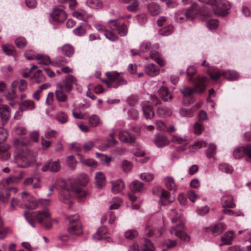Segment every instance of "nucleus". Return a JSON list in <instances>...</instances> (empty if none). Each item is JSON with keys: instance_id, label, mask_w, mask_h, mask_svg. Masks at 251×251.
I'll list each match as a JSON object with an SVG mask.
<instances>
[{"instance_id": "obj_38", "label": "nucleus", "mask_w": 251, "mask_h": 251, "mask_svg": "<svg viewBox=\"0 0 251 251\" xmlns=\"http://www.w3.org/2000/svg\"><path fill=\"white\" fill-rule=\"evenodd\" d=\"M142 244L140 251H154V248L149 240L144 239L143 240Z\"/></svg>"}, {"instance_id": "obj_45", "label": "nucleus", "mask_w": 251, "mask_h": 251, "mask_svg": "<svg viewBox=\"0 0 251 251\" xmlns=\"http://www.w3.org/2000/svg\"><path fill=\"white\" fill-rule=\"evenodd\" d=\"M88 6L93 9H99L102 7V3L100 0H87Z\"/></svg>"}, {"instance_id": "obj_52", "label": "nucleus", "mask_w": 251, "mask_h": 251, "mask_svg": "<svg viewBox=\"0 0 251 251\" xmlns=\"http://www.w3.org/2000/svg\"><path fill=\"white\" fill-rule=\"evenodd\" d=\"M140 178L146 182H150L153 180L154 175L150 173H143L140 174Z\"/></svg>"}, {"instance_id": "obj_5", "label": "nucleus", "mask_w": 251, "mask_h": 251, "mask_svg": "<svg viewBox=\"0 0 251 251\" xmlns=\"http://www.w3.org/2000/svg\"><path fill=\"white\" fill-rule=\"evenodd\" d=\"M69 222L68 226V232L73 235H80L82 233V226L78 220V216L75 215L67 217Z\"/></svg>"}, {"instance_id": "obj_31", "label": "nucleus", "mask_w": 251, "mask_h": 251, "mask_svg": "<svg viewBox=\"0 0 251 251\" xmlns=\"http://www.w3.org/2000/svg\"><path fill=\"white\" fill-rule=\"evenodd\" d=\"M174 199H171L170 193L165 190H163L160 197V201L163 205H167L171 203Z\"/></svg>"}, {"instance_id": "obj_24", "label": "nucleus", "mask_w": 251, "mask_h": 251, "mask_svg": "<svg viewBox=\"0 0 251 251\" xmlns=\"http://www.w3.org/2000/svg\"><path fill=\"white\" fill-rule=\"evenodd\" d=\"M91 14H88L83 9H79L73 13V16L78 20L86 22L88 19L92 17Z\"/></svg>"}, {"instance_id": "obj_10", "label": "nucleus", "mask_w": 251, "mask_h": 251, "mask_svg": "<svg viewBox=\"0 0 251 251\" xmlns=\"http://www.w3.org/2000/svg\"><path fill=\"white\" fill-rule=\"evenodd\" d=\"M216 8L214 9V13L216 15L225 16L227 14V11L230 8V5L226 0H219L217 1Z\"/></svg>"}, {"instance_id": "obj_42", "label": "nucleus", "mask_w": 251, "mask_h": 251, "mask_svg": "<svg viewBox=\"0 0 251 251\" xmlns=\"http://www.w3.org/2000/svg\"><path fill=\"white\" fill-rule=\"evenodd\" d=\"M20 107L22 110H32L34 109L35 105L32 100H25L22 101Z\"/></svg>"}, {"instance_id": "obj_26", "label": "nucleus", "mask_w": 251, "mask_h": 251, "mask_svg": "<svg viewBox=\"0 0 251 251\" xmlns=\"http://www.w3.org/2000/svg\"><path fill=\"white\" fill-rule=\"evenodd\" d=\"M12 86L13 88L18 87L19 91L22 92L26 89L27 82L24 79H17L12 82Z\"/></svg>"}, {"instance_id": "obj_34", "label": "nucleus", "mask_w": 251, "mask_h": 251, "mask_svg": "<svg viewBox=\"0 0 251 251\" xmlns=\"http://www.w3.org/2000/svg\"><path fill=\"white\" fill-rule=\"evenodd\" d=\"M107 229L105 226H101L100 227L95 234L93 236V238L96 240H100L104 239H106L104 236L107 233Z\"/></svg>"}, {"instance_id": "obj_20", "label": "nucleus", "mask_w": 251, "mask_h": 251, "mask_svg": "<svg viewBox=\"0 0 251 251\" xmlns=\"http://www.w3.org/2000/svg\"><path fill=\"white\" fill-rule=\"evenodd\" d=\"M95 180L97 187L98 188H103L106 183V180L104 174L101 172L95 173Z\"/></svg>"}, {"instance_id": "obj_40", "label": "nucleus", "mask_w": 251, "mask_h": 251, "mask_svg": "<svg viewBox=\"0 0 251 251\" xmlns=\"http://www.w3.org/2000/svg\"><path fill=\"white\" fill-rule=\"evenodd\" d=\"M171 141L172 142L177 144H183L186 145L187 139L185 137H182L178 135H172Z\"/></svg>"}, {"instance_id": "obj_14", "label": "nucleus", "mask_w": 251, "mask_h": 251, "mask_svg": "<svg viewBox=\"0 0 251 251\" xmlns=\"http://www.w3.org/2000/svg\"><path fill=\"white\" fill-rule=\"evenodd\" d=\"M60 162L59 160L52 161L50 160L45 163L42 168V171L43 172L50 171L52 172H56L60 169Z\"/></svg>"}, {"instance_id": "obj_4", "label": "nucleus", "mask_w": 251, "mask_h": 251, "mask_svg": "<svg viewBox=\"0 0 251 251\" xmlns=\"http://www.w3.org/2000/svg\"><path fill=\"white\" fill-rule=\"evenodd\" d=\"M209 75L211 78L213 80L217 79L220 76H223L225 78L229 80H235L239 78V74L233 70H228L223 71L214 69L209 72Z\"/></svg>"}, {"instance_id": "obj_11", "label": "nucleus", "mask_w": 251, "mask_h": 251, "mask_svg": "<svg viewBox=\"0 0 251 251\" xmlns=\"http://www.w3.org/2000/svg\"><path fill=\"white\" fill-rule=\"evenodd\" d=\"M76 83V78L72 75H67L65 78L57 84H60L62 89H64L66 93H69L73 89V85Z\"/></svg>"}, {"instance_id": "obj_32", "label": "nucleus", "mask_w": 251, "mask_h": 251, "mask_svg": "<svg viewBox=\"0 0 251 251\" xmlns=\"http://www.w3.org/2000/svg\"><path fill=\"white\" fill-rule=\"evenodd\" d=\"M234 237V232L233 231H228L221 237V241H225L224 244L226 245H230L232 243V240Z\"/></svg>"}, {"instance_id": "obj_50", "label": "nucleus", "mask_w": 251, "mask_h": 251, "mask_svg": "<svg viewBox=\"0 0 251 251\" xmlns=\"http://www.w3.org/2000/svg\"><path fill=\"white\" fill-rule=\"evenodd\" d=\"M133 168L132 164L129 161L124 160L122 162V168L125 173L129 172Z\"/></svg>"}, {"instance_id": "obj_41", "label": "nucleus", "mask_w": 251, "mask_h": 251, "mask_svg": "<svg viewBox=\"0 0 251 251\" xmlns=\"http://www.w3.org/2000/svg\"><path fill=\"white\" fill-rule=\"evenodd\" d=\"M36 59L39 60V64L48 65L50 63V57L44 54H37L36 56Z\"/></svg>"}, {"instance_id": "obj_35", "label": "nucleus", "mask_w": 251, "mask_h": 251, "mask_svg": "<svg viewBox=\"0 0 251 251\" xmlns=\"http://www.w3.org/2000/svg\"><path fill=\"white\" fill-rule=\"evenodd\" d=\"M151 57L161 66L165 65V61L161 55L156 51H152L150 53Z\"/></svg>"}, {"instance_id": "obj_18", "label": "nucleus", "mask_w": 251, "mask_h": 251, "mask_svg": "<svg viewBox=\"0 0 251 251\" xmlns=\"http://www.w3.org/2000/svg\"><path fill=\"white\" fill-rule=\"evenodd\" d=\"M146 74L150 76H155L160 72L159 68L155 64L151 63L147 65L145 68Z\"/></svg>"}, {"instance_id": "obj_37", "label": "nucleus", "mask_w": 251, "mask_h": 251, "mask_svg": "<svg viewBox=\"0 0 251 251\" xmlns=\"http://www.w3.org/2000/svg\"><path fill=\"white\" fill-rule=\"evenodd\" d=\"M78 155L80 157V162L84 165H85L89 167L96 168L97 165V162L93 159H83L82 155L80 154H78Z\"/></svg>"}, {"instance_id": "obj_61", "label": "nucleus", "mask_w": 251, "mask_h": 251, "mask_svg": "<svg viewBox=\"0 0 251 251\" xmlns=\"http://www.w3.org/2000/svg\"><path fill=\"white\" fill-rule=\"evenodd\" d=\"M120 25V23L118 19L111 20L108 22V26L112 30H117Z\"/></svg>"}, {"instance_id": "obj_47", "label": "nucleus", "mask_w": 251, "mask_h": 251, "mask_svg": "<svg viewBox=\"0 0 251 251\" xmlns=\"http://www.w3.org/2000/svg\"><path fill=\"white\" fill-rule=\"evenodd\" d=\"M107 144L105 145L101 144L100 146V149L102 151H104L107 150L108 148L112 147L114 145L117 144L118 141H116L114 138H110L107 139Z\"/></svg>"}, {"instance_id": "obj_36", "label": "nucleus", "mask_w": 251, "mask_h": 251, "mask_svg": "<svg viewBox=\"0 0 251 251\" xmlns=\"http://www.w3.org/2000/svg\"><path fill=\"white\" fill-rule=\"evenodd\" d=\"M144 184L138 180L133 181L130 185L131 190L133 192H139L143 189Z\"/></svg>"}, {"instance_id": "obj_57", "label": "nucleus", "mask_w": 251, "mask_h": 251, "mask_svg": "<svg viewBox=\"0 0 251 251\" xmlns=\"http://www.w3.org/2000/svg\"><path fill=\"white\" fill-rule=\"evenodd\" d=\"M21 206L20 199L17 196L16 197H13L10 201V209L14 210L16 209V206Z\"/></svg>"}, {"instance_id": "obj_22", "label": "nucleus", "mask_w": 251, "mask_h": 251, "mask_svg": "<svg viewBox=\"0 0 251 251\" xmlns=\"http://www.w3.org/2000/svg\"><path fill=\"white\" fill-rule=\"evenodd\" d=\"M119 138L122 142L126 143H133L135 141V138L125 130H122L119 132Z\"/></svg>"}, {"instance_id": "obj_58", "label": "nucleus", "mask_w": 251, "mask_h": 251, "mask_svg": "<svg viewBox=\"0 0 251 251\" xmlns=\"http://www.w3.org/2000/svg\"><path fill=\"white\" fill-rule=\"evenodd\" d=\"M156 129L161 131H167V126L165 123L161 120H157L155 122Z\"/></svg>"}, {"instance_id": "obj_27", "label": "nucleus", "mask_w": 251, "mask_h": 251, "mask_svg": "<svg viewBox=\"0 0 251 251\" xmlns=\"http://www.w3.org/2000/svg\"><path fill=\"white\" fill-rule=\"evenodd\" d=\"M226 228V225L222 223L216 224L211 226L209 228H205V231L207 230H211L213 233H219L223 232Z\"/></svg>"}, {"instance_id": "obj_44", "label": "nucleus", "mask_w": 251, "mask_h": 251, "mask_svg": "<svg viewBox=\"0 0 251 251\" xmlns=\"http://www.w3.org/2000/svg\"><path fill=\"white\" fill-rule=\"evenodd\" d=\"M88 122L90 126L96 127L100 124V120L98 115H92L89 118Z\"/></svg>"}, {"instance_id": "obj_29", "label": "nucleus", "mask_w": 251, "mask_h": 251, "mask_svg": "<svg viewBox=\"0 0 251 251\" xmlns=\"http://www.w3.org/2000/svg\"><path fill=\"white\" fill-rule=\"evenodd\" d=\"M222 202L223 208H233L235 206V204L233 202L232 197L228 195H226L222 197Z\"/></svg>"}, {"instance_id": "obj_62", "label": "nucleus", "mask_w": 251, "mask_h": 251, "mask_svg": "<svg viewBox=\"0 0 251 251\" xmlns=\"http://www.w3.org/2000/svg\"><path fill=\"white\" fill-rule=\"evenodd\" d=\"M2 50L7 55H13L15 50V48L13 46L5 45L3 46Z\"/></svg>"}, {"instance_id": "obj_7", "label": "nucleus", "mask_w": 251, "mask_h": 251, "mask_svg": "<svg viewBox=\"0 0 251 251\" xmlns=\"http://www.w3.org/2000/svg\"><path fill=\"white\" fill-rule=\"evenodd\" d=\"M18 196L20 199L21 207L30 209H34L38 207L36 200L32 198L27 192L24 191Z\"/></svg>"}, {"instance_id": "obj_39", "label": "nucleus", "mask_w": 251, "mask_h": 251, "mask_svg": "<svg viewBox=\"0 0 251 251\" xmlns=\"http://www.w3.org/2000/svg\"><path fill=\"white\" fill-rule=\"evenodd\" d=\"M166 187L170 190H175L176 185L174 179L171 176H167L164 179Z\"/></svg>"}, {"instance_id": "obj_12", "label": "nucleus", "mask_w": 251, "mask_h": 251, "mask_svg": "<svg viewBox=\"0 0 251 251\" xmlns=\"http://www.w3.org/2000/svg\"><path fill=\"white\" fill-rule=\"evenodd\" d=\"M245 154L248 156L251 161V144L238 148L233 152V156L236 159L241 158Z\"/></svg>"}, {"instance_id": "obj_43", "label": "nucleus", "mask_w": 251, "mask_h": 251, "mask_svg": "<svg viewBox=\"0 0 251 251\" xmlns=\"http://www.w3.org/2000/svg\"><path fill=\"white\" fill-rule=\"evenodd\" d=\"M55 119L59 123L63 124L67 122L68 117L66 113L59 111L56 113Z\"/></svg>"}, {"instance_id": "obj_15", "label": "nucleus", "mask_w": 251, "mask_h": 251, "mask_svg": "<svg viewBox=\"0 0 251 251\" xmlns=\"http://www.w3.org/2000/svg\"><path fill=\"white\" fill-rule=\"evenodd\" d=\"M142 110L144 115L146 119H151L154 116V112L152 106L148 101H145L142 103Z\"/></svg>"}, {"instance_id": "obj_51", "label": "nucleus", "mask_w": 251, "mask_h": 251, "mask_svg": "<svg viewBox=\"0 0 251 251\" xmlns=\"http://www.w3.org/2000/svg\"><path fill=\"white\" fill-rule=\"evenodd\" d=\"M173 26L172 25H169L160 29L159 31V33L163 36H168L173 32Z\"/></svg>"}, {"instance_id": "obj_56", "label": "nucleus", "mask_w": 251, "mask_h": 251, "mask_svg": "<svg viewBox=\"0 0 251 251\" xmlns=\"http://www.w3.org/2000/svg\"><path fill=\"white\" fill-rule=\"evenodd\" d=\"M22 178V175L21 174L18 176H11L7 178L6 180V183L7 184H14L18 183Z\"/></svg>"}, {"instance_id": "obj_46", "label": "nucleus", "mask_w": 251, "mask_h": 251, "mask_svg": "<svg viewBox=\"0 0 251 251\" xmlns=\"http://www.w3.org/2000/svg\"><path fill=\"white\" fill-rule=\"evenodd\" d=\"M62 51L63 54L68 57L72 56L74 52L73 47L70 44L64 45L62 48Z\"/></svg>"}, {"instance_id": "obj_13", "label": "nucleus", "mask_w": 251, "mask_h": 251, "mask_svg": "<svg viewBox=\"0 0 251 251\" xmlns=\"http://www.w3.org/2000/svg\"><path fill=\"white\" fill-rule=\"evenodd\" d=\"M51 17L53 21L57 22H63L67 19V14L61 8H55L51 13Z\"/></svg>"}, {"instance_id": "obj_17", "label": "nucleus", "mask_w": 251, "mask_h": 251, "mask_svg": "<svg viewBox=\"0 0 251 251\" xmlns=\"http://www.w3.org/2000/svg\"><path fill=\"white\" fill-rule=\"evenodd\" d=\"M15 160L18 166L21 168H26L29 166L30 163L29 158L23 154L17 156Z\"/></svg>"}, {"instance_id": "obj_25", "label": "nucleus", "mask_w": 251, "mask_h": 251, "mask_svg": "<svg viewBox=\"0 0 251 251\" xmlns=\"http://www.w3.org/2000/svg\"><path fill=\"white\" fill-rule=\"evenodd\" d=\"M112 191L114 193H118L121 192L125 187L124 181L121 179H118L115 181H112Z\"/></svg>"}, {"instance_id": "obj_6", "label": "nucleus", "mask_w": 251, "mask_h": 251, "mask_svg": "<svg viewBox=\"0 0 251 251\" xmlns=\"http://www.w3.org/2000/svg\"><path fill=\"white\" fill-rule=\"evenodd\" d=\"M197 7L196 3H193L191 7L186 11L178 10L175 14V19L178 23L185 22L187 19L192 20L196 13L195 9Z\"/></svg>"}, {"instance_id": "obj_48", "label": "nucleus", "mask_w": 251, "mask_h": 251, "mask_svg": "<svg viewBox=\"0 0 251 251\" xmlns=\"http://www.w3.org/2000/svg\"><path fill=\"white\" fill-rule=\"evenodd\" d=\"M197 69L195 66H190L187 68V75L189 76V81L192 82H195L198 79V77L196 79L193 78V75L196 73Z\"/></svg>"}, {"instance_id": "obj_19", "label": "nucleus", "mask_w": 251, "mask_h": 251, "mask_svg": "<svg viewBox=\"0 0 251 251\" xmlns=\"http://www.w3.org/2000/svg\"><path fill=\"white\" fill-rule=\"evenodd\" d=\"M154 142L157 147L163 148L169 144L170 140L168 137L165 136L157 135L154 139Z\"/></svg>"}, {"instance_id": "obj_60", "label": "nucleus", "mask_w": 251, "mask_h": 251, "mask_svg": "<svg viewBox=\"0 0 251 251\" xmlns=\"http://www.w3.org/2000/svg\"><path fill=\"white\" fill-rule=\"evenodd\" d=\"M219 169L222 172L229 174L231 173L233 171L232 167L226 163L221 164L219 166Z\"/></svg>"}, {"instance_id": "obj_63", "label": "nucleus", "mask_w": 251, "mask_h": 251, "mask_svg": "<svg viewBox=\"0 0 251 251\" xmlns=\"http://www.w3.org/2000/svg\"><path fill=\"white\" fill-rule=\"evenodd\" d=\"M104 35L107 39L111 41H115L118 38V36L116 34L110 31L106 30Z\"/></svg>"}, {"instance_id": "obj_21", "label": "nucleus", "mask_w": 251, "mask_h": 251, "mask_svg": "<svg viewBox=\"0 0 251 251\" xmlns=\"http://www.w3.org/2000/svg\"><path fill=\"white\" fill-rule=\"evenodd\" d=\"M66 92L62 89V86L60 84H57L56 90L55 94L57 100L59 102H65L67 100V96L66 94Z\"/></svg>"}, {"instance_id": "obj_55", "label": "nucleus", "mask_w": 251, "mask_h": 251, "mask_svg": "<svg viewBox=\"0 0 251 251\" xmlns=\"http://www.w3.org/2000/svg\"><path fill=\"white\" fill-rule=\"evenodd\" d=\"M212 12L206 8L202 9L200 12V18L202 20L211 16Z\"/></svg>"}, {"instance_id": "obj_53", "label": "nucleus", "mask_w": 251, "mask_h": 251, "mask_svg": "<svg viewBox=\"0 0 251 251\" xmlns=\"http://www.w3.org/2000/svg\"><path fill=\"white\" fill-rule=\"evenodd\" d=\"M138 235V232L135 229H129L125 233V237L129 240H132L136 238Z\"/></svg>"}, {"instance_id": "obj_23", "label": "nucleus", "mask_w": 251, "mask_h": 251, "mask_svg": "<svg viewBox=\"0 0 251 251\" xmlns=\"http://www.w3.org/2000/svg\"><path fill=\"white\" fill-rule=\"evenodd\" d=\"M158 94L161 98L166 101L171 100L173 98L172 93L169 91L168 88L162 86L158 90Z\"/></svg>"}, {"instance_id": "obj_28", "label": "nucleus", "mask_w": 251, "mask_h": 251, "mask_svg": "<svg viewBox=\"0 0 251 251\" xmlns=\"http://www.w3.org/2000/svg\"><path fill=\"white\" fill-rule=\"evenodd\" d=\"M148 10L151 15H157L160 12V7L157 3L152 2L148 5Z\"/></svg>"}, {"instance_id": "obj_33", "label": "nucleus", "mask_w": 251, "mask_h": 251, "mask_svg": "<svg viewBox=\"0 0 251 251\" xmlns=\"http://www.w3.org/2000/svg\"><path fill=\"white\" fill-rule=\"evenodd\" d=\"M9 149L10 146L8 144L0 146V158L2 160H7L9 158L10 154L7 152Z\"/></svg>"}, {"instance_id": "obj_9", "label": "nucleus", "mask_w": 251, "mask_h": 251, "mask_svg": "<svg viewBox=\"0 0 251 251\" xmlns=\"http://www.w3.org/2000/svg\"><path fill=\"white\" fill-rule=\"evenodd\" d=\"M184 228L185 226L184 224L180 223L176 226L172 227L170 229V232L171 234H174L176 236L179 238L181 240L188 241L190 240L189 236L186 233L181 231V230H184Z\"/></svg>"}, {"instance_id": "obj_3", "label": "nucleus", "mask_w": 251, "mask_h": 251, "mask_svg": "<svg viewBox=\"0 0 251 251\" xmlns=\"http://www.w3.org/2000/svg\"><path fill=\"white\" fill-rule=\"evenodd\" d=\"M207 78L205 76L198 77V79L195 82V87L192 88L190 87H184L181 89V92L184 96H188L192 95L193 93H201L205 88Z\"/></svg>"}, {"instance_id": "obj_2", "label": "nucleus", "mask_w": 251, "mask_h": 251, "mask_svg": "<svg viewBox=\"0 0 251 251\" xmlns=\"http://www.w3.org/2000/svg\"><path fill=\"white\" fill-rule=\"evenodd\" d=\"M72 193L75 194L79 200L83 199L87 195V193L80 187L75 186L73 184L71 185V191L68 190L62 191L60 193L59 199L64 203L68 204L69 208L71 207L73 203V201L71 197Z\"/></svg>"}, {"instance_id": "obj_64", "label": "nucleus", "mask_w": 251, "mask_h": 251, "mask_svg": "<svg viewBox=\"0 0 251 251\" xmlns=\"http://www.w3.org/2000/svg\"><path fill=\"white\" fill-rule=\"evenodd\" d=\"M228 251H251V246H248L241 249L238 247H231L228 248Z\"/></svg>"}, {"instance_id": "obj_1", "label": "nucleus", "mask_w": 251, "mask_h": 251, "mask_svg": "<svg viewBox=\"0 0 251 251\" xmlns=\"http://www.w3.org/2000/svg\"><path fill=\"white\" fill-rule=\"evenodd\" d=\"M24 215L28 223L33 227L36 226L35 219L46 228L50 229L52 226L50 214L48 209L35 212L25 210Z\"/></svg>"}, {"instance_id": "obj_59", "label": "nucleus", "mask_w": 251, "mask_h": 251, "mask_svg": "<svg viewBox=\"0 0 251 251\" xmlns=\"http://www.w3.org/2000/svg\"><path fill=\"white\" fill-rule=\"evenodd\" d=\"M206 26L210 29H215L219 26V22L216 19H211L206 22Z\"/></svg>"}, {"instance_id": "obj_49", "label": "nucleus", "mask_w": 251, "mask_h": 251, "mask_svg": "<svg viewBox=\"0 0 251 251\" xmlns=\"http://www.w3.org/2000/svg\"><path fill=\"white\" fill-rule=\"evenodd\" d=\"M216 152V150L215 146L213 144H210L208 148L206 151L207 157L209 158H214V155L215 154Z\"/></svg>"}, {"instance_id": "obj_30", "label": "nucleus", "mask_w": 251, "mask_h": 251, "mask_svg": "<svg viewBox=\"0 0 251 251\" xmlns=\"http://www.w3.org/2000/svg\"><path fill=\"white\" fill-rule=\"evenodd\" d=\"M156 112L160 117H169L172 114V109L166 106L158 107L157 109Z\"/></svg>"}, {"instance_id": "obj_16", "label": "nucleus", "mask_w": 251, "mask_h": 251, "mask_svg": "<svg viewBox=\"0 0 251 251\" xmlns=\"http://www.w3.org/2000/svg\"><path fill=\"white\" fill-rule=\"evenodd\" d=\"M10 117V111L6 105L0 104V117L2 126H4Z\"/></svg>"}, {"instance_id": "obj_54", "label": "nucleus", "mask_w": 251, "mask_h": 251, "mask_svg": "<svg viewBox=\"0 0 251 251\" xmlns=\"http://www.w3.org/2000/svg\"><path fill=\"white\" fill-rule=\"evenodd\" d=\"M96 155L97 157H98L101 162L102 164H106L107 165H108L109 163L111 161V157L100 153H96Z\"/></svg>"}, {"instance_id": "obj_8", "label": "nucleus", "mask_w": 251, "mask_h": 251, "mask_svg": "<svg viewBox=\"0 0 251 251\" xmlns=\"http://www.w3.org/2000/svg\"><path fill=\"white\" fill-rule=\"evenodd\" d=\"M106 75L108 77L109 81L103 80V81L105 83L108 87H113L117 88L119 85L116 84L112 85V83L117 82L120 84H124L126 82L123 78V76L119 73L116 72H107Z\"/></svg>"}]
</instances>
